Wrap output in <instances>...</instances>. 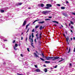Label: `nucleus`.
<instances>
[{
	"label": "nucleus",
	"instance_id": "1",
	"mask_svg": "<svg viewBox=\"0 0 75 75\" xmlns=\"http://www.w3.org/2000/svg\"><path fill=\"white\" fill-rule=\"evenodd\" d=\"M59 58V57H51V59L52 61H55L56 59H57Z\"/></svg>",
	"mask_w": 75,
	"mask_h": 75
},
{
	"label": "nucleus",
	"instance_id": "2",
	"mask_svg": "<svg viewBox=\"0 0 75 75\" xmlns=\"http://www.w3.org/2000/svg\"><path fill=\"white\" fill-rule=\"evenodd\" d=\"M49 13V11H44L42 12V13L44 14H48V13Z\"/></svg>",
	"mask_w": 75,
	"mask_h": 75
},
{
	"label": "nucleus",
	"instance_id": "3",
	"mask_svg": "<svg viewBox=\"0 0 75 75\" xmlns=\"http://www.w3.org/2000/svg\"><path fill=\"white\" fill-rule=\"evenodd\" d=\"M26 23H27V21H25L23 23V24L22 25V26L23 27L25 26Z\"/></svg>",
	"mask_w": 75,
	"mask_h": 75
},
{
	"label": "nucleus",
	"instance_id": "4",
	"mask_svg": "<svg viewBox=\"0 0 75 75\" xmlns=\"http://www.w3.org/2000/svg\"><path fill=\"white\" fill-rule=\"evenodd\" d=\"M46 60H50L51 59V57H45Z\"/></svg>",
	"mask_w": 75,
	"mask_h": 75
},
{
	"label": "nucleus",
	"instance_id": "5",
	"mask_svg": "<svg viewBox=\"0 0 75 75\" xmlns=\"http://www.w3.org/2000/svg\"><path fill=\"white\" fill-rule=\"evenodd\" d=\"M22 4H23V3H17L16 5L17 6H18V5L19 6H21Z\"/></svg>",
	"mask_w": 75,
	"mask_h": 75
},
{
	"label": "nucleus",
	"instance_id": "6",
	"mask_svg": "<svg viewBox=\"0 0 75 75\" xmlns=\"http://www.w3.org/2000/svg\"><path fill=\"white\" fill-rule=\"evenodd\" d=\"M33 54L35 56V57H39V56L38 55H37L36 53H33Z\"/></svg>",
	"mask_w": 75,
	"mask_h": 75
},
{
	"label": "nucleus",
	"instance_id": "7",
	"mask_svg": "<svg viewBox=\"0 0 75 75\" xmlns=\"http://www.w3.org/2000/svg\"><path fill=\"white\" fill-rule=\"evenodd\" d=\"M46 6L47 7H52V5L50 4H47Z\"/></svg>",
	"mask_w": 75,
	"mask_h": 75
},
{
	"label": "nucleus",
	"instance_id": "8",
	"mask_svg": "<svg viewBox=\"0 0 75 75\" xmlns=\"http://www.w3.org/2000/svg\"><path fill=\"white\" fill-rule=\"evenodd\" d=\"M63 16H64L65 17H68V15H67V13H63Z\"/></svg>",
	"mask_w": 75,
	"mask_h": 75
},
{
	"label": "nucleus",
	"instance_id": "9",
	"mask_svg": "<svg viewBox=\"0 0 75 75\" xmlns=\"http://www.w3.org/2000/svg\"><path fill=\"white\" fill-rule=\"evenodd\" d=\"M13 48L15 51H17V50H18V48H16V47L13 46Z\"/></svg>",
	"mask_w": 75,
	"mask_h": 75
},
{
	"label": "nucleus",
	"instance_id": "10",
	"mask_svg": "<svg viewBox=\"0 0 75 75\" xmlns=\"http://www.w3.org/2000/svg\"><path fill=\"white\" fill-rule=\"evenodd\" d=\"M66 41L68 42V41H69V37L67 36V38H66Z\"/></svg>",
	"mask_w": 75,
	"mask_h": 75
},
{
	"label": "nucleus",
	"instance_id": "11",
	"mask_svg": "<svg viewBox=\"0 0 75 75\" xmlns=\"http://www.w3.org/2000/svg\"><path fill=\"white\" fill-rule=\"evenodd\" d=\"M30 23H29L26 26V28L25 29L26 30H27V28L28 27V26H29V25H30Z\"/></svg>",
	"mask_w": 75,
	"mask_h": 75
},
{
	"label": "nucleus",
	"instance_id": "12",
	"mask_svg": "<svg viewBox=\"0 0 75 75\" xmlns=\"http://www.w3.org/2000/svg\"><path fill=\"white\" fill-rule=\"evenodd\" d=\"M45 22H44V21H42V22H39L38 23L39 24H43Z\"/></svg>",
	"mask_w": 75,
	"mask_h": 75
},
{
	"label": "nucleus",
	"instance_id": "13",
	"mask_svg": "<svg viewBox=\"0 0 75 75\" xmlns=\"http://www.w3.org/2000/svg\"><path fill=\"white\" fill-rule=\"evenodd\" d=\"M36 72H40V70L37 69L36 70Z\"/></svg>",
	"mask_w": 75,
	"mask_h": 75
},
{
	"label": "nucleus",
	"instance_id": "14",
	"mask_svg": "<svg viewBox=\"0 0 75 75\" xmlns=\"http://www.w3.org/2000/svg\"><path fill=\"white\" fill-rule=\"evenodd\" d=\"M44 71H45V72H47V69H44Z\"/></svg>",
	"mask_w": 75,
	"mask_h": 75
},
{
	"label": "nucleus",
	"instance_id": "15",
	"mask_svg": "<svg viewBox=\"0 0 75 75\" xmlns=\"http://www.w3.org/2000/svg\"><path fill=\"white\" fill-rule=\"evenodd\" d=\"M39 20H39V19H38V20H35V21H34L33 22V24H34L35 23V22H36V21H39Z\"/></svg>",
	"mask_w": 75,
	"mask_h": 75
},
{
	"label": "nucleus",
	"instance_id": "16",
	"mask_svg": "<svg viewBox=\"0 0 75 75\" xmlns=\"http://www.w3.org/2000/svg\"><path fill=\"white\" fill-rule=\"evenodd\" d=\"M0 38L2 40H4V37L2 36H0Z\"/></svg>",
	"mask_w": 75,
	"mask_h": 75
},
{
	"label": "nucleus",
	"instance_id": "17",
	"mask_svg": "<svg viewBox=\"0 0 75 75\" xmlns=\"http://www.w3.org/2000/svg\"><path fill=\"white\" fill-rule=\"evenodd\" d=\"M45 62L46 63V64H47V63H48V64H50V61H45Z\"/></svg>",
	"mask_w": 75,
	"mask_h": 75
},
{
	"label": "nucleus",
	"instance_id": "18",
	"mask_svg": "<svg viewBox=\"0 0 75 75\" xmlns=\"http://www.w3.org/2000/svg\"><path fill=\"white\" fill-rule=\"evenodd\" d=\"M0 11L1 13H4V10H0Z\"/></svg>",
	"mask_w": 75,
	"mask_h": 75
},
{
	"label": "nucleus",
	"instance_id": "19",
	"mask_svg": "<svg viewBox=\"0 0 75 75\" xmlns=\"http://www.w3.org/2000/svg\"><path fill=\"white\" fill-rule=\"evenodd\" d=\"M44 6V5L43 4H41V7H43Z\"/></svg>",
	"mask_w": 75,
	"mask_h": 75
},
{
	"label": "nucleus",
	"instance_id": "20",
	"mask_svg": "<svg viewBox=\"0 0 75 75\" xmlns=\"http://www.w3.org/2000/svg\"><path fill=\"white\" fill-rule=\"evenodd\" d=\"M39 29L40 30H41L42 29V26H40L39 28Z\"/></svg>",
	"mask_w": 75,
	"mask_h": 75
},
{
	"label": "nucleus",
	"instance_id": "21",
	"mask_svg": "<svg viewBox=\"0 0 75 75\" xmlns=\"http://www.w3.org/2000/svg\"><path fill=\"white\" fill-rule=\"evenodd\" d=\"M65 8L64 7H61V9H62V10H64Z\"/></svg>",
	"mask_w": 75,
	"mask_h": 75
},
{
	"label": "nucleus",
	"instance_id": "22",
	"mask_svg": "<svg viewBox=\"0 0 75 75\" xmlns=\"http://www.w3.org/2000/svg\"><path fill=\"white\" fill-rule=\"evenodd\" d=\"M70 51H71V49L70 48V47H69V51L67 52V53H69V52H70Z\"/></svg>",
	"mask_w": 75,
	"mask_h": 75
},
{
	"label": "nucleus",
	"instance_id": "23",
	"mask_svg": "<svg viewBox=\"0 0 75 75\" xmlns=\"http://www.w3.org/2000/svg\"><path fill=\"white\" fill-rule=\"evenodd\" d=\"M18 46V45L17 44H16L15 45L14 47H17Z\"/></svg>",
	"mask_w": 75,
	"mask_h": 75
},
{
	"label": "nucleus",
	"instance_id": "24",
	"mask_svg": "<svg viewBox=\"0 0 75 75\" xmlns=\"http://www.w3.org/2000/svg\"><path fill=\"white\" fill-rule=\"evenodd\" d=\"M32 38H34V33H32Z\"/></svg>",
	"mask_w": 75,
	"mask_h": 75
},
{
	"label": "nucleus",
	"instance_id": "25",
	"mask_svg": "<svg viewBox=\"0 0 75 75\" xmlns=\"http://www.w3.org/2000/svg\"><path fill=\"white\" fill-rule=\"evenodd\" d=\"M40 59H41V60H42V61H44V59H43L41 58H40Z\"/></svg>",
	"mask_w": 75,
	"mask_h": 75
},
{
	"label": "nucleus",
	"instance_id": "26",
	"mask_svg": "<svg viewBox=\"0 0 75 75\" xmlns=\"http://www.w3.org/2000/svg\"><path fill=\"white\" fill-rule=\"evenodd\" d=\"M70 23L71 24H72V25H73L74 24V22L71 21H70Z\"/></svg>",
	"mask_w": 75,
	"mask_h": 75
},
{
	"label": "nucleus",
	"instance_id": "27",
	"mask_svg": "<svg viewBox=\"0 0 75 75\" xmlns=\"http://www.w3.org/2000/svg\"><path fill=\"white\" fill-rule=\"evenodd\" d=\"M4 10H7V9H8V8L6 7L4 8Z\"/></svg>",
	"mask_w": 75,
	"mask_h": 75
},
{
	"label": "nucleus",
	"instance_id": "28",
	"mask_svg": "<svg viewBox=\"0 0 75 75\" xmlns=\"http://www.w3.org/2000/svg\"><path fill=\"white\" fill-rule=\"evenodd\" d=\"M27 50L28 52H30V49L29 48H27Z\"/></svg>",
	"mask_w": 75,
	"mask_h": 75
},
{
	"label": "nucleus",
	"instance_id": "29",
	"mask_svg": "<svg viewBox=\"0 0 75 75\" xmlns=\"http://www.w3.org/2000/svg\"><path fill=\"white\" fill-rule=\"evenodd\" d=\"M71 14L73 15H74V16H75V13H73V12H72Z\"/></svg>",
	"mask_w": 75,
	"mask_h": 75
},
{
	"label": "nucleus",
	"instance_id": "30",
	"mask_svg": "<svg viewBox=\"0 0 75 75\" xmlns=\"http://www.w3.org/2000/svg\"><path fill=\"white\" fill-rule=\"evenodd\" d=\"M45 8H46V9H48V8H49V7H45Z\"/></svg>",
	"mask_w": 75,
	"mask_h": 75
},
{
	"label": "nucleus",
	"instance_id": "31",
	"mask_svg": "<svg viewBox=\"0 0 75 75\" xmlns=\"http://www.w3.org/2000/svg\"><path fill=\"white\" fill-rule=\"evenodd\" d=\"M46 21H47V20H50V19H46L45 20Z\"/></svg>",
	"mask_w": 75,
	"mask_h": 75
},
{
	"label": "nucleus",
	"instance_id": "32",
	"mask_svg": "<svg viewBox=\"0 0 75 75\" xmlns=\"http://www.w3.org/2000/svg\"><path fill=\"white\" fill-rule=\"evenodd\" d=\"M31 35H30L29 36V40H31Z\"/></svg>",
	"mask_w": 75,
	"mask_h": 75
},
{
	"label": "nucleus",
	"instance_id": "33",
	"mask_svg": "<svg viewBox=\"0 0 75 75\" xmlns=\"http://www.w3.org/2000/svg\"><path fill=\"white\" fill-rule=\"evenodd\" d=\"M38 27H39V26L38 25L36 26V27H35V28H37Z\"/></svg>",
	"mask_w": 75,
	"mask_h": 75
},
{
	"label": "nucleus",
	"instance_id": "34",
	"mask_svg": "<svg viewBox=\"0 0 75 75\" xmlns=\"http://www.w3.org/2000/svg\"><path fill=\"white\" fill-rule=\"evenodd\" d=\"M57 6H61V5H60V4H57Z\"/></svg>",
	"mask_w": 75,
	"mask_h": 75
},
{
	"label": "nucleus",
	"instance_id": "35",
	"mask_svg": "<svg viewBox=\"0 0 75 75\" xmlns=\"http://www.w3.org/2000/svg\"><path fill=\"white\" fill-rule=\"evenodd\" d=\"M42 55L43 57V58H44V54H43V53H42Z\"/></svg>",
	"mask_w": 75,
	"mask_h": 75
},
{
	"label": "nucleus",
	"instance_id": "36",
	"mask_svg": "<svg viewBox=\"0 0 75 75\" xmlns=\"http://www.w3.org/2000/svg\"><path fill=\"white\" fill-rule=\"evenodd\" d=\"M17 75H23V74H19L18 73H17Z\"/></svg>",
	"mask_w": 75,
	"mask_h": 75
},
{
	"label": "nucleus",
	"instance_id": "37",
	"mask_svg": "<svg viewBox=\"0 0 75 75\" xmlns=\"http://www.w3.org/2000/svg\"><path fill=\"white\" fill-rule=\"evenodd\" d=\"M41 6V4H39L38 5V6H39V7Z\"/></svg>",
	"mask_w": 75,
	"mask_h": 75
},
{
	"label": "nucleus",
	"instance_id": "38",
	"mask_svg": "<svg viewBox=\"0 0 75 75\" xmlns=\"http://www.w3.org/2000/svg\"><path fill=\"white\" fill-rule=\"evenodd\" d=\"M64 59L61 60L60 61H59V62H61V61H63Z\"/></svg>",
	"mask_w": 75,
	"mask_h": 75
},
{
	"label": "nucleus",
	"instance_id": "39",
	"mask_svg": "<svg viewBox=\"0 0 75 75\" xmlns=\"http://www.w3.org/2000/svg\"><path fill=\"white\" fill-rule=\"evenodd\" d=\"M71 66H72V64L70 63L69 64V66L70 67H71Z\"/></svg>",
	"mask_w": 75,
	"mask_h": 75
},
{
	"label": "nucleus",
	"instance_id": "40",
	"mask_svg": "<svg viewBox=\"0 0 75 75\" xmlns=\"http://www.w3.org/2000/svg\"><path fill=\"white\" fill-rule=\"evenodd\" d=\"M41 35H42V34L41 33L39 35V37H41Z\"/></svg>",
	"mask_w": 75,
	"mask_h": 75
},
{
	"label": "nucleus",
	"instance_id": "41",
	"mask_svg": "<svg viewBox=\"0 0 75 75\" xmlns=\"http://www.w3.org/2000/svg\"><path fill=\"white\" fill-rule=\"evenodd\" d=\"M35 67V68H37V65H34Z\"/></svg>",
	"mask_w": 75,
	"mask_h": 75
},
{
	"label": "nucleus",
	"instance_id": "42",
	"mask_svg": "<svg viewBox=\"0 0 75 75\" xmlns=\"http://www.w3.org/2000/svg\"><path fill=\"white\" fill-rule=\"evenodd\" d=\"M71 29H73V28H74V27H73V26H71Z\"/></svg>",
	"mask_w": 75,
	"mask_h": 75
},
{
	"label": "nucleus",
	"instance_id": "43",
	"mask_svg": "<svg viewBox=\"0 0 75 75\" xmlns=\"http://www.w3.org/2000/svg\"><path fill=\"white\" fill-rule=\"evenodd\" d=\"M56 21H52V22H53V23H56Z\"/></svg>",
	"mask_w": 75,
	"mask_h": 75
},
{
	"label": "nucleus",
	"instance_id": "44",
	"mask_svg": "<svg viewBox=\"0 0 75 75\" xmlns=\"http://www.w3.org/2000/svg\"><path fill=\"white\" fill-rule=\"evenodd\" d=\"M16 42V40H14L13 41V43H14Z\"/></svg>",
	"mask_w": 75,
	"mask_h": 75
},
{
	"label": "nucleus",
	"instance_id": "45",
	"mask_svg": "<svg viewBox=\"0 0 75 75\" xmlns=\"http://www.w3.org/2000/svg\"><path fill=\"white\" fill-rule=\"evenodd\" d=\"M4 41H7V39H5L4 40Z\"/></svg>",
	"mask_w": 75,
	"mask_h": 75
},
{
	"label": "nucleus",
	"instance_id": "46",
	"mask_svg": "<svg viewBox=\"0 0 75 75\" xmlns=\"http://www.w3.org/2000/svg\"><path fill=\"white\" fill-rule=\"evenodd\" d=\"M74 52H75V46L74 48Z\"/></svg>",
	"mask_w": 75,
	"mask_h": 75
},
{
	"label": "nucleus",
	"instance_id": "47",
	"mask_svg": "<svg viewBox=\"0 0 75 75\" xmlns=\"http://www.w3.org/2000/svg\"><path fill=\"white\" fill-rule=\"evenodd\" d=\"M38 42H39V43H40V44H41V41H40L39 40L38 41Z\"/></svg>",
	"mask_w": 75,
	"mask_h": 75
},
{
	"label": "nucleus",
	"instance_id": "48",
	"mask_svg": "<svg viewBox=\"0 0 75 75\" xmlns=\"http://www.w3.org/2000/svg\"><path fill=\"white\" fill-rule=\"evenodd\" d=\"M21 57H23V54H21Z\"/></svg>",
	"mask_w": 75,
	"mask_h": 75
},
{
	"label": "nucleus",
	"instance_id": "49",
	"mask_svg": "<svg viewBox=\"0 0 75 75\" xmlns=\"http://www.w3.org/2000/svg\"><path fill=\"white\" fill-rule=\"evenodd\" d=\"M39 39H40V38L39 37H37V40H38Z\"/></svg>",
	"mask_w": 75,
	"mask_h": 75
},
{
	"label": "nucleus",
	"instance_id": "50",
	"mask_svg": "<svg viewBox=\"0 0 75 75\" xmlns=\"http://www.w3.org/2000/svg\"><path fill=\"white\" fill-rule=\"evenodd\" d=\"M57 67V65H56V66H55L54 68H56Z\"/></svg>",
	"mask_w": 75,
	"mask_h": 75
},
{
	"label": "nucleus",
	"instance_id": "51",
	"mask_svg": "<svg viewBox=\"0 0 75 75\" xmlns=\"http://www.w3.org/2000/svg\"><path fill=\"white\" fill-rule=\"evenodd\" d=\"M48 17L49 18H52V17L51 16H49Z\"/></svg>",
	"mask_w": 75,
	"mask_h": 75
},
{
	"label": "nucleus",
	"instance_id": "52",
	"mask_svg": "<svg viewBox=\"0 0 75 75\" xmlns=\"http://www.w3.org/2000/svg\"><path fill=\"white\" fill-rule=\"evenodd\" d=\"M23 40V37H22L21 38V40Z\"/></svg>",
	"mask_w": 75,
	"mask_h": 75
},
{
	"label": "nucleus",
	"instance_id": "53",
	"mask_svg": "<svg viewBox=\"0 0 75 75\" xmlns=\"http://www.w3.org/2000/svg\"><path fill=\"white\" fill-rule=\"evenodd\" d=\"M32 32H34V29H33V30H32Z\"/></svg>",
	"mask_w": 75,
	"mask_h": 75
},
{
	"label": "nucleus",
	"instance_id": "54",
	"mask_svg": "<svg viewBox=\"0 0 75 75\" xmlns=\"http://www.w3.org/2000/svg\"><path fill=\"white\" fill-rule=\"evenodd\" d=\"M31 40L32 42H33V38H32L31 39Z\"/></svg>",
	"mask_w": 75,
	"mask_h": 75
},
{
	"label": "nucleus",
	"instance_id": "55",
	"mask_svg": "<svg viewBox=\"0 0 75 75\" xmlns=\"http://www.w3.org/2000/svg\"><path fill=\"white\" fill-rule=\"evenodd\" d=\"M39 40H41V37L39 36Z\"/></svg>",
	"mask_w": 75,
	"mask_h": 75
},
{
	"label": "nucleus",
	"instance_id": "56",
	"mask_svg": "<svg viewBox=\"0 0 75 75\" xmlns=\"http://www.w3.org/2000/svg\"><path fill=\"white\" fill-rule=\"evenodd\" d=\"M2 45H3V46H4V44H3V43H1Z\"/></svg>",
	"mask_w": 75,
	"mask_h": 75
},
{
	"label": "nucleus",
	"instance_id": "57",
	"mask_svg": "<svg viewBox=\"0 0 75 75\" xmlns=\"http://www.w3.org/2000/svg\"><path fill=\"white\" fill-rule=\"evenodd\" d=\"M36 36L37 37H38V34H37L36 35Z\"/></svg>",
	"mask_w": 75,
	"mask_h": 75
},
{
	"label": "nucleus",
	"instance_id": "58",
	"mask_svg": "<svg viewBox=\"0 0 75 75\" xmlns=\"http://www.w3.org/2000/svg\"><path fill=\"white\" fill-rule=\"evenodd\" d=\"M35 42H36V39H35Z\"/></svg>",
	"mask_w": 75,
	"mask_h": 75
},
{
	"label": "nucleus",
	"instance_id": "59",
	"mask_svg": "<svg viewBox=\"0 0 75 75\" xmlns=\"http://www.w3.org/2000/svg\"><path fill=\"white\" fill-rule=\"evenodd\" d=\"M56 23H57V24H58V22L56 21Z\"/></svg>",
	"mask_w": 75,
	"mask_h": 75
},
{
	"label": "nucleus",
	"instance_id": "60",
	"mask_svg": "<svg viewBox=\"0 0 75 75\" xmlns=\"http://www.w3.org/2000/svg\"><path fill=\"white\" fill-rule=\"evenodd\" d=\"M25 40H26V41H27V38H26Z\"/></svg>",
	"mask_w": 75,
	"mask_h": 75
},
{
	"label": "nucleus",
	"instance_id": "61",
	"mask_svg": "<svg viewBox=\"0 0 75 75\" xmlns=\"http://www.w3.org/2000/svg\"><path fill=\"white\" fill-rule=\"evenodd\" d=\"M66 3H67V4H68V3H69L68 1H66Z\"/></svg>",
	"mask_w": 75,
	"mask_h": 75
},
{
	"label": "nucleus",
	"instance_id": "62",
	"mask_svg": "<svg viewBox=\"0 0 75 75\" xmlns=\"http://www.w3.org/2000/svg\"><path fill=\"white\" fill-rule=\"evenodd\" d=\"M73 39L74 40H75V37H74L73 38Z\"/></svg>",
	"mask_w": 75,
	"mask_h": 75
},
{
	"label": "nucleus",
	"instance_id": "63",
	"mask_svg": "<svg viewBox=\"0 0 75 75\" xmlns=\"http://www.w3.org/2000/svg\"><path fill=\"white\" fill-rule=\"evenodd\" d=\"M69 26H71V23H69Z\"/></svg>",
	"mask_w": 75,
	"mask_h": 75
},
{
	"label": "nucleus",
	"instance_id": "64",
	"mask_svg": "<svg viewBox=\"0 0 75 75\" xmlns=\"http://www.w3.org/2000/svg\"><path fill=\"white\" fill-rule=\"evenodd\" d=\"M71 33H73V32L72 31V30H71Z\"/></svg>",
	"mask_w": 75,
	"mask_h": 75
}]
</instances>
